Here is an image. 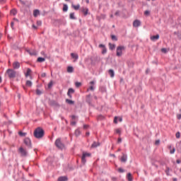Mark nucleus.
I'll return each mask as SVG.
<instances>
[{"instance_id": "nucleus-37", "label": "nucleus", "mask_w": 181, "mask_h": 181, "mask_svg": "<svg viewBox=\"0 0 181 181\" xmlns=\"http://www.w3.org/2000/svg\"><path fill=\"white\" fill-rule=\"evenodd\" d=\"M115 132L116 134H119V135H121V129H116Z\"/></svg>"}, {"instance_id": "nucleus-27", "label": "nucleus", "mask_w": 181, "mask_h": 181, "mask_svg": "<svg viewBox=\"0 0 181 181\" xmlns=\"http://www.w3.org/2000/svg\"><path fill=\"white\" fill-rule=\"evenodd\" d=\"M10 13H11V15H13V16H15V15H16V13H18V12L16 11V10L13 9L11 11Z\"/></svg>"}, {"instance_id": "nucleus-47", "label": "nucleus", "mask_w": 181, "mask_h": 181, "mask_svg": "<svg viewBox=\"0 0 181 181\" xmlns=\"http://www.w3.org/2000/svg\"><path fill=\"white\" fill-rule=\"evenodd\" d=\"M89 90H90V91H94V86H90L89 87Z\"/></svg>"}, {"instance_id": "nucleus-62", "label": "nucleus", "mask_w": 181, "mask_h": 181, "mask_svg": "<svg viewBox=\"0 0 181 181\" xmlns=\"http://www.w3.org/2000/svg\"><path fill=\"white\" fill-rule=\"evenodd\" d=\"M14 21H16V22H18V18H14Z\"/></svg>"}, {"instance_id": "nucleus-31", "label": "nucleus", "mask_w": 181, "mask_h": 181, "mask_svg": "<svg viewBox=\"0 0 181 181\" xmlns=\"http://www.w3.org/2000/svg\"><path fill=\"white\" fill-rule=\"evenodd\" d=\"M80 134H81V132H80L78 129H76L75 131V135L76 136H78L80 135Z\"/></svg>"}, {"instance_id": "nucleus-26", "label": "nucleus", "mask_w": 181, "mask_h": 181, "mask_svg": "<svg viewBox=\"0 0 181 181\" xmlns=\"http://www.w3.org/2000/svg\"><path fill=\"white\" fill-rule=\"evenodd\" d=\"M121 161L122 162H127V156L123 155L121 158Z\"/></svg>"}, {"instance_id": "nucleus-20", "label": "nucleus", "mask_w": 181, "mask_h": 181, "mask_svg": "<svg viewBox=\"0 0 181 181\" xmlns=\"http://www.w3.org/2000/svg\"><path fill=\"white\" fill-rule=\"evenodd\" d=\"M127 180L132 181V175L131 174V173H129L127 174Z\"/></svg>"}, {"instance_id": "nucleus-18", "label": "nucleus", "mask_w": 181, "mask_h": 181, "mask_svg": "<svg viewBox=\"0 0 181 181\" xmlns=\"http://www.w3.org/2000/svg\"><path fill=\"white\" fill-rule=\"evenodd\" d=\"M97 146H100V144L98 142H93L91 145V148H97Z\"/></svg>"}, {"instance_id": "nucleus-10", "label": "nucleus", "mask_w": 181, "mask_h": 181, "mask_svg": "<svg viewBox=\"0 0 181 181\" xmlns=\"http://www.w3.org/2000/svg\"><path fill=\"white\" fill-rule=\"evenodd\" d=\"M71 94H74V89L73 88H69V90H68V93H67V95L71 98Z\"/></svg>"}, {"instance_id": "nucleus-9", "label": "nucleus", "mask_w": 181, "mask_h": 181, "mask_svg": "<svg viewBox=\"0 0 181 181\" xmlns=\"http://www.w3.org/2000/svg\"><path fill=\"white\" fill-rule=\"evenodd\" d=\"M19 67H21V64H20L19 62H14L13 63V68L14 69H19Z\"/></svg>"}, {"instance_id": "nucleus-22", "label": "nucleus", "mask_w": 181, "mask_h": 181, "mask_svg": "<svg viewBox=\"0 0 181 181\" xmlns=\"http://www.w3.org/2000/svg\"><path fill=\"white\" fill-rule=\"evenodd\" d=\"M66 103H67V104H70L71 105H73V104H74V101L69 99H66Z\"/></svg>"}, {"instance_id": "nucleus-14", "label": "nucleus", "mask_w": 181, "mask_h": 181, "mask_svg": "<svg viewBox=\"0 0 181 181\" xmlns=\"http://www.w3.org/2000/svg\"><path fill=\"white\" fill-rule=\"evenodd\" d=\"M82 12L86 16L88 14V8H82Z\"/></svg>"}, {"instance_id": "nucleus-12", "label": "nucleus", "mask_w": 181, "mask_h": 181, "mask_svg": "<svg viewBox=\"0 0 181 181\" xmlns=\"http://www.w3.org/2000/svg\"><path fill=\"white\" fill-rule=\"evenodd\" d=\"M159 40V35H153L151 37V40H152L153 42H155V40Z\"/></svg>"}, {"instance_id": "nucleus-23", "label": "nucleus", "mask_w": 181, "mask_h": 181, "mask_svg": "<svg viewBox=\"0 0 181 181\" xmlns=\"http://www.w3.org/2000/svg\"><path fill=\"white\" fill-rule=\"evenodd\" d=\"M45 58L42 57H38L37 59V62H38L39 63H43V62H45Z\"/></svg>"}, {"instance_id": "nucleus-55", "label": "nucleus", "mask_w": 181, "mask_h": 181, "mask_svg": "<svg viewBox=\"0 0 181 181\" xmlns=\"http://www.w3.org/2000/svg\"><path fill=\"white\" fill-rule=\"evenodd\" d=\"M71 125H76V122H71Z\"/></svg>"}, {"instance_id": "nucleus-30", "label": "nucleus", "mask_w": 181, "mask_h": 181, "mask_svg": "<svg viewBox=\"0 0 181 181\" xmlns=\"http://www.w3.org/2000/svg\"><path fill=\"white\" fill-rule=\"evenodd\" d=\"M70 19H76V17L74 16V13H71L69 14Z\"/></svg>"}, {"instance_id": "nucleus-51", "label": "nucleus", "mask_w": 181, "mask_h": 181, "mask_svg": "<svg viewBox=\"0 0 181 181\" xmlns=\"http://www.w3.org/2000/svg\"><path fill=\"white\" fill-rule=\"evenodd\" d=\"M177 119H181V114L177 115Z\"/></svg>"}, {"instance_id": "nucleus-61", "label": "nucleus", "mask_w": 181, "mask_h": 181, "mask_svg": "<svg viewBox=\"0 0 181 181\" xmlns=\"http://www.w3.org/2000/svg\"><path fill=\"white\" fill-rule=\"evenodd\" d=\"M86 135L88 136V135H90V132H86Z\"/></svg>"}, {"instance_id": "nucleus-35", "label": "nucleus", "mask_w": 181, "mask_h": 181, "mask_svg": "<svg viewBox=\"0 0 181 181\" xmlns=\"http://www.w3.org/2000/svg\"><path fill=\"white\" fill-rule=\"evenodd\" d=\"M36 94H37V95H40L42 94V91L39 89H37Z\"/></svg>"}, {"instance_id": "nucleus-36", "label": "nucleus", "mask_w": 181, "mask_h": 181, "mask_svg": "<svg viewBox=\"0 0 181 181\" xmlns=\"http://www.w3.org/2000/svg\"><path fill=\"white\" fill-rule=\"evenodd\" d=\"M105 53H107V48H105V47L104 48H103L102 54H105Z\"/></svg>"}, {"instance_id": "nucleus-24", "label": "nucleus", "mask_w": 181, "mask_h": 181, "mask_svg": "<svg viewBox=\"0 0 181 181\" xmlns=\"http://www.w3.org/2000/svg\"><path fill=\"white\" fill-rule=\"evenodd\" d=\"M27 52L30 54V56H35V54H36L35 51H30V49H28Z\"/></svg>"}, {"instance_id": "nucleus-38", "label": "nucleus", "mask_w": 181, "mask_h": 181, "mask_svg": "<svg viewBox=\"0 0 181 181\" xmlns=\"http://www.w3.org/2000/svg\"><path fill=\"white\" fill-rule=\"evenodd\" d=\"M175 136H176V138H177V139H179V138H180V132H177L176 133V134H175Z\"/></svg>"}, {"instance_id": "nucleus-4", "label": "nucleus", "mask_w": 181, "mask_h": 181, "mask_svg": "<svg viewBox=\"0 0 181 181\" xmlns=\"http://www.w3.org/2000/svg\"><path fill=\"white\" fill-rule=\"evenodd\" d=\"M90 156H91V153H83V156L81 157V161H82V163H83V165L86 164V158H90Z\"/></svg>"}, {"instance_id": "nucleus-41", "label": "nucleus", "mask_w": 181, "mask_h": 181, "mask_svg": "<svg viewBox=\"0 0 181 181\" xmlns=\"http://www.w3.org/2000/svg\"><path fill=\"white\" fill-rule=\"evenodd\" d=\"M111 37H112V40H115V41L117 40V37L115 35H112Z\"/></svg>"}, {"instance_id": "nucleus-13", "label": "nucleus", "mask_w": 181, "mask_h": 181, "mask_svg": "<svg viewBox=\"0 0 181 181\" xmlns=\"http://www.w3.org/2000/svg\"><path fill=\"white\" fill-rule=\"evenodd\" d=\"M71 56L72 59H75V60H78V54H74V53H71Z\"/></svg>"}, {"instance_id": "nucleus-46", "label": "nucleus", "mask_w": 181, "mask_h": 181, "mask_svg": "<svg viewBox=\"0 0 181 181\" xmlns=\"http://www.w3.org/2000/svg\"><path fill=\"white\" fill-rule=\"evenodd\" d=\"M118 172H119L120 173H124V169H122V168H119V169H118Z\"/></svg>"}, {"instance_id": "nucleus-28", "label": "nucleus", "mask_w": 181, "mask_h": 181, "mask_svg": "<svg viewBox=\"0 0 181 181\" xmlns=\"http://www.w3.org/2000/svg\"><path fill=\"white\" fill-rule=\"evenodd\" d=\"M68 9H69V7L67 6V4H64L63 11L64 12H67Z\"/></svg>"}, {"instance_id": "nucleus-29", "label": "nucleus", "mask_w": 181, "mask_h": 181, "mask_svg": "<svg viewBox=\"0 0 181 181\" xmlns=\"http://www.w3.org/2000/svg\"><path fill=\"white\" fill-rule=\"evenodd\" d=\"M26 86H27V87H32V81H26Z\"/></svg>"}, {"instance_id": "nucleus-1", "label": "nucleus", "mask_w": 181, "mask_h": 181, "mask_svg": "<svg viewBox=\"0 0 181 181\" xmlns=\"http://www.w3.org/2000/svg\"><path fill=\"white\" fill-rule=\"evenodd\" d=\"M44 136H45V131L43 130V129L40 127H37L34 131V136L37 138V139H40Z\"/></svg>"}, {"instance_id": "nucleus-5", "label": "nucleus", "mask_w": 181, "mask_h": 181, "mask_svg": "<svg viewBox=\"0 0 181 181\" xmlns=\"http://www.w3.org/2000/svg\"><path fill=\"white\" fill-rule=\"evenodd\" d=\"M55 145L57 148H59V149H63V148H64V144H62V141L60 140V139H57L55 141Z\"/></svg>"}, {"instance_id": "nucleus-7", "label": "nucleus", "mask_w": 181, "mask_h": 181, "mask_svg": "<svg viewBox=\"0 0 181 181\" xmlns=\"http://www.w3.org/2000/svg\"><path fill=\"white\" fill-rule=\"evenodd\" d=\"M24 144L28 146V148H32V141H30V139L25 138L24 139Z\"/></svg>"}, {"instance_id": "nucleus-15", "label": "nucleus", "mask_w": 181, "mask_h": 181, "mask_svg": "<svg viewBox=\"0 0 181 181\" xmlns=\"http://www.w3.org/2000/svg\"><path fill=\"white\" fill-rule=\"evenodd\" d=\"M72 8H74V9H75V11H78L80 9V4H78V5H74V4H72L71 5Z\"/></svg>"}, {"instance_id": "nucleus-2", "label": "nucleus", "mask_w": 181, "mask_h": 181, "mask_svg": "<svg viewBox=\"0 0 181 181\" xmlns=\"http://www.w3.org/2000/svg\"><path fill=\"white\" fill-rule=\"evenodd\" d=\"M6 73L9 77V78H15L16 77V71L13 69H7Z\"/></svg>"}, {"instance_id": "nucleus-16", "label": "nucleus", "mask_w": 181, "mask_h": 181, "mask_svg": "<svg viewBox=\"0 0 181 181\" xmlns=\"http://www.w3.org/2000/svg\"><path fill=\"white\" fill-rule=\"evenodd\" d=\"M73 71H74V69L73 68V66H68L67 67V72L68 73H73Z\"/></svg>"}, {"instance_id": "nucleus-17", "label": "nucleus", "mask_w": 181, "mask_h": 181, "mask_svg": "<svg viewBox=\"0 0 181 181\" xmlns=\"http://www.w3.org/2000/svg\"><path fill=\"white\" fill-rule=\"evenodd\" d=\"M31 73H32V70L28 68L27 69V72L25 73V77H29V76H30Z\"/></svg>"}, {"instance_id": "nucleus-64", "label": "nucleus", "mask_w": 181, "mask_h": 181, "mask_svg": "<svg viewBox=\"0 0 181 181\" xmlns=\"http://www.w3.org/2000/svg\"><path fill=\"white\" fill-rule=\"evenodd\" d=\"M83 128H87V125H84V126H83Z\"/></svg>"}, {"instance_id": "nucleus-58", "label": "nucleus", "mask_w": 181, "mask_h": 181, "mask_svg": "<svg viewBox=\"0 0 181 181\" xmlns=\"http://www.w3.org/2000/svg\"><path fill=\"white\" fill-rule=\"evenodd\" d=\"M71 118H72V119H76V116L75 115H72Z\"/></svg>"}, {"instance_id": "nucleus-40", "label": "nucleus", "mask_w": 181, "mask_h": 181, "mask_svg": "<svg viewBox=\"0 0 181 181\" xmlns=\"http://www.w3.org/2000/svg\"><path fill=\"white\" fill-rule=\"evenodd\" d=\"M161 52H162L163 53H167V52H168V50L166 49V48H163V49H161Z\"/></svg>"}, {"instance_id": "nucleus-6", "label": "nucleus", "mask_w": 181, "mask_h": 181, "mask_svg": "<svg viewBox=\"0 0 181 181\" xmlns=\"http://www.w3.org/2000/svg\"><path fill=\"white\" fill-rule=\"evenodd\" d=\"M18 151L21 153V156H27L28 155V151L25 148H23V147H20Z\"/></svg>"}, {"instance_id": "nucleus-48", "label": "nucleus", "mask_w": 181, "mask_h": 181, "mask_svg": "<svg viewBox=\"0 0 181 181\" xmlns=\"http://www.w3.org/2000/svg\"><path fill=\"white\" fill-rule=\"evenodd\" d=\"M155 144H156V145H159V144H160V141L156 140Z\"/></svg>"}, {"instance_id": "nucleus-53", "label": "nucleus", "mask_w": 181, "mask_h": 181, "mask_svg": "<svg viewBox=\"0 0 181 181\" xmlns=\"http://www.w3.org/2000/svg\"><path fill=\"white\" fill-rule=\"evenodd\" d=\"M6 0H0L1 4H4V2H6Z\"/></svg>"}, {"instance_id": "nucleus-11", "label": "nucleus", "mask_w": 181, "mask_h": 181, "mask_svg": "<svg viewBox=\"0 0 181 181\" xmlns=\"http://www.w3.org/2000/svg\"><path fill=\"white\" fill-rule=\"evenodd\" d=\"M39 15H40V11L38 9L33 11V16H35V18H37Z\"/></svg>"}, {"instance_id": "nucleus-19", "label": "nucleus", "mask_w": 181, "mask_h": 181, "mask_svg": "<svg viewBox=\"0 0 181 181\" xmlns=\"http://www.w3.org/2000/svg\"><path fill=\"white\" fill-rule=\"evenodd\" d=\"M67 180V177H59L58 178V181H66Z\"/></svg>"}, {"instance_id": "nucleus-42", "label": "nucleus", "mask_w": 181, "mask_h": 181, "mask_svg": "<svg viewBox=\"0 0 181 181\" xmlns=\"http://www.w3.org/2000/svg\"><path fill=\"white\" fill-rule=\"evenodd\" d=\"M117 119H118V117H115V119H114V122H115V124H118Z\"/></svg>"}, {"instance_id": "nucleus-44", "label": "nucleus", "mask_w": 181, "mask_h": 181, "mask_svg": "<svg viewBox=\"0 0 181 181\" xmlns=\"http://www.w3.org/2000/svg\"><path fill=\"white\" fill-rule=\"evenodd\" d=\"M37 26H42V22L40 21H37Z\"/></svg>"}, {"instance_id": "nucleus-63", "label": "nucleus", "mask_w": 181, "mask_h": 181, "mask_svg": "<svg viewBox=\"0 0 181 181\" xmlns=\"http://www.w3.org/2000/svg\"><path fill=\"white\" fill-rule=\"evenodd\" d=\"M173 181H177V179L174 178V179H173Z\"/></svg>"}, {"instance_id": "nucleus-34", "label": "nucleus", "mask_w": 181, "mask_h": 181, "mask_svg": "<svg viewBox=\"0 0 181 181\" xmlns=\"http://www.w3.org/2000/svg\"><path fill=\"white\" fill-rule=\"evenodd\" d=\"M18 134L20 135V136H26V133H23L22 132H19Z\"/></svg>"}, {"instance_id": "nucleus-52", "label": "nucleus", "mask_w": 181, "mask_h": 181, "mask_svg": "<svg viewBox=\"0 0 181 181\" xmlns=\"http://www.w3.org/2000/svg\"><path fill=\"white\" fill-rule=\"evenodd\" d=\"M95 83V82L94 81H92L90 82V86H93Z\"/></svg>"}, {"instance_id": "nucleus-33", "label": "nucleus", "mask_w": 181, "mask_h": 181, "mask_svg": "<svg viewBox=\"0 0 181 181\" xmlns=\"http://www.w3.org/2000/svg\"><path fill=\"white\" fill-rule=\"evenodd\" d=\"M53 87V81H50L48 83V88H52Z\"/></svg>"}, {"instance_id": "nucleus-39", "label": "nucleus", "mask_w": 181, "mask_h": 181, "mask_svg": "<svg viewBox=\"0 0 181 181\" xmlns=\"http://www.w3.org/2000/svg\"><path fill=\"white\" fill-rule=\"evenodd\" d=\"M75 85H76V87H80V86H81V83L76 82Z\"/></svg>"}, {"instance_id": "nucleus-49", "label": "nucleus", "mask_w": 181, "mask_h": 181, "mask_svg": "<svg viewBox=\"0 0 181 181\" xmlns=\"http://www.w3.org/2000/svg\"><path fill=\"white\" fill-rule=\"evenodd\" d=\"M99 47H102L103 49H104L105 47V45L100 44L99 45Z\"/></svg>"}, {"instance_id": "nucleus-45", "label": "nucleus", "mask_w": 181, "mask_h": 181, "mask_svg": "<svg viewBox=\"0 0 181 181\" xmlns=\"http://www.w3.org/2000/svg\"><path fill=\"white\" fill-rule=\"evenodd\" d=\"M175 151L176 150L175 149V148H173L172 150H170V153L173 154V153H175Z\"/></svg>"}, {"instance_id": "nucleus-50", "label": "nucleus", "mask_w": 181, "mask_h": 181, "mask_svg": "<svg viewBox=\"0 0 181 181\" xmlns=\"http://www.w3.org/2000/svg\"><path fill=\"white\" fill-rule=\"evenodd\" d=\"M115 15L116 16H119V11H116L115 13Z\"/></svg>"}, {"instance_id": "nucleus-54", "label": "nucleus", "mask_w": 181, "mask_h": 181, "mask_svg": "<svg viewBox=\"0 0 181 181\" xmlns=\"http://www.w3.org/2000/svg\"><path fill=\"white\" fill-rule=\"evenodd\" d=\"M46 76V73H42V74H41V76H42V77H45Z\"/></svg>"}, {"instance_id": "nucleus-21", "label": "nucleus", "mask_w": 181, "mask_h": 181, "mask_svg": "<svg viewBox=\"0 0 181 181\" xmlns=\"http://www.w3.org/2000/svg\"><path fill=\"white\" fill-rule=\"evenodd\" d=\"M109 74H110V77H112V78L114 77V76H115L114 70L110 69Z\"/></svg>"}, {"instance_id": "nucleus-60", "label": "nucleus", "mask_w": 181, "mask_h": 181, "mask_svg": "<svg viewBox=\"0 0 181 181\" xmlns=\"http://www.w3.org/2000/svg\"><path fill=\"white\" fill-rule=\"evenodd\" d=\"M86 4H90V0H86Z\"/></svg>"}, {"instance_id": "nucleus-8", "label": "nucleus", "mask_w": 181, "mask_h": 181, "mask_svg": "<svg viewBox=\"0 0 181 181\" xmlns=\"http://www.w3.org/2000/svg\"><path fill=\"white\" fill-rule=\"evenodd\" d=\"M133 26H134V28H138V27L141 26V21L139 20H135L133 22Z\"/></svg>"}, {"instance_id": "nucleus-3", "label": "nucleus", "mask_w": 181, "mask_h": 181, "mask_svg": "<svg viewBox=\"0 0 181 181\" xmlns=\"http://www.w3.org/2000/svg\"><path fill=\"white\" fill-rule=\"evenodd\" d=\"M124 50H125V47L124 46H119L117 47L116 55L117 57H121V56H122V52H124Z\"/></svg>"}, {"instance_id": "nucleus-25", "label": "nucleus", "mask_w": 181, "mask_h": 181, "mask_svg": "<svg viewBox=\"0 0 181 181\" xmlns=\"http://www.w3.org/2000/svg\"><path fill=\"white\" fill-rule=\"evenodd\" d=\"M109 47L110 50H114V49H115V45L114 44L109 43Z\"/></svg>"}, {"instance_id": "nucleus-43", "label": "nucleus", "mask_w": 181, "mask_h": 181, "mask_svg": "<svg viewBox=\"0 0 181 181\" xmlns=\"http://www.w3.org/2000/svg\"><path fill=\"white\" fill-rule=\"evenodd\" d=\"M121 142H122V139H121V137H119L117 139V144H121Z\"/></svg>"}, {"instance_id": "nucleus-59", "label": "nucleus", "mask_w": 181, "mask_h": 181, "mask_svg": "<svg viewBox=\"0 0 181 181\" xmlns=\"http://www.w3.org/2000/svg\"><path fill=\"white\" fill-rule=\"evenodd\" d=\"M11 26L12 28H13V22H11Z\"/></svg>"}, {"instance_id": "nucleus-32", "label": "nucleus", "mask_w": 181, "mask_h": 181, "mask_svg": "<svg viewBox=\"0 0 181 181\" xmlns=\"http://www.w3.org/2000/svg\"><path fill=\"white\" fill-rule=\"evenodd\" d=\"M144 15L145 16H149V15H151V11L146 10L144 11Z\"/></svg>"}, {"instance_id": "nucleus-56", "label": "nucleus", "mask_w": 181, "mask_h": 181, "mask_svg": "<svg viewBox=\"0 0 181 181\" xmlns=\"http://www.w3.org/2000/svg\"><path fill=\"white\" fill-rule=\"evenodd\" d=\"M33 29H37V27H36V25H33Z\"/></svg>"}, {"instance_id": "nucleus-57", "label": "nucleus", "mask_w": 181, "mask_h": 181, "mask_svg": "<svg viewBox=\"0 0 181 181\" xmlns=\"http://www.w3.org/2000/svg\"><path fill=\"white\" fill-rule=\"evenodd\" d=\"M119 121L120 122H122V117H119Z\"/></svg>"}]
</instances>
